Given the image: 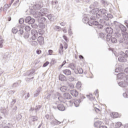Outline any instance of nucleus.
I'll return each instance as SVG.
<instances>
[{"label": "nucleus", "mask_w": 128, "mask_h": 128, "mask_svg": "<svg viewBox=\"0 0 128 128\" xmlns=\"http://www.w3.org/2000/svg\"><path fill=\"white\" fill-rule=\"evenodd\" d=\"M106 32L107 34L106 35V40L107 42H110V38H112V32H114V30H112V28L110 27H108L106 30Z\"/></svg>", "instance_id": "f257e3e1"}, {"label": "nucleus", "mask_w": 128, "mask_h": 128, "mask_svg": "<svg viewBox=\"0 0 128 128\" xmlns=\"http://www.w3.org/2000/svg\"><path fill=\"white\" fill-rule=\"evenodd\" d=\"M118 60L120 62H126V54H124V52H120V56L118 58Z\"/></svg>", "instance_id": "f03ea898"}, {"label": "nucleus", "mask_w": 128, "mask_h": 128, "mask_svg": "<svg viewBox=\"0 0 128 128\" xmlns=\"http://www.w3.org/2000/svg\"><path fill=\"white\" fill-rule=\"evenodd\" d=\"M34 22H36V20L34 18H32L30 16L26 17L25 19V22H27L29 24H34Z\"/></svg>", "instance_id": "7ed1b4c3"}, {"label": "nucleus", "mask_w": 128, "mask_h": 128, "mask_svg": "<svg viewBox=\"0 0 128 128\" xmlns=\"http://www.w3.org/2000/svg\"><path fill=\"white\" fill-rule=\"evenodd\" d=\"M80 100H74V102H72V100L69 101V102L70 104V105L71 104H74L76 108H78V106H79L80 104Z\"/></svg>", "instance_id": "20e7f679"}, {"label": "nucleus", "mask_w": 128, "mask_h": 128, "mask_svg": "<svg viewBox=\"0 0 128 128\" xmlns=\"http://www.w3.org/2000/svg\"><path fill=\"white\" fill-rule=\"evenodd\" d=\"M31 34L32 36V38L33 40H34L38 38V32L36 30H32Z\"/></svg>", "instance_id": "39448f33"}, {"label": "nucleus", "mask_w": 128, "mask_h": 128, "mask_svg": "<svg viewBox=\"0 0 128 128\" xmlns=\"http://www.w3.org/2000/svg\"><path fill=\"white\" fill-rule=\"evenodd\" d=\"M41 16H44V14H46L48 12V9L46 8H42L40 11Z\"/></svg>", "instance_id": "423d86ee"}, {"label": "nucleus", "mask_w": 128, "mask_h": 128, "mask_svg": "<svg viewBox=\"0 0 128 128\" xmlns=\"http://www.w3.org/2000/svg\"><path fill=\"white\" fill-rule=\"evenodd\" d=\"M98 26L100 28H102V25L99 24L98 22L97 21H90V24H89V26Z\"/></svg>", "instance_id": "0eeeda50"}, {"label": "nucleus", "mask_w": 128, "mask_h": 128, "mask_svg": "<svg viewBox=\"0 0 128 128\" xmlns=\"http://www.w3.org/2000/svg\"><path fill=\"white\" fill-rule=\"evenodd\" d=\"M111 118H120V115L118 114V112H112L110 114Z\"/></svg>", "instance_id": "6e6552de"}, {"label": "nucleus", "mask_w": 128, "mask_h": 128, "mask_svg": "<svg viewBox=\"0 0 128 128\" xmlns=\"http://www.w3.org/2000/svg\"><path fill=\"white\" fill-rule=\"evenodd\" d=\"M38 42L39 44H40V46H42V44H44V39L42 36H40L38 38Z\"/></svg>", "instance_id": "1a4fd4ad"}, {"label": "nucleus", "mask_w": 128, "mask_h": 128, "mask_svg": "<svg viewBox=\"0 0 128 128\" xmlns=\"http://www.w3.org/2000/svg\"><path fill=\"white\" fill-rule=\"evenodd\" d=\"M99 12L101 13V14L104 20V16H106V14H108V13H106V9H100L99 10Z\"/></svg>", "instance_id": "9d476101"}, {"label": "nucleus", "mask_w": 128, "mask_h": 128, "mask_svg": "<svg viewBox=\"0 0 128 128\" xmlns=\"http://www.w3.org/2000/svg\"><path fill=\"white\" fill-rule=\"evenodd\" d=\"M117 78L119 80H124V78H126V74H124V73H119L117 74Z\"/></svg>", "instance_id": "9b49d317"}, {"label": "nucleus", "mask_w": 128, "mask_h": 128, "mask_svg": "<svg viewBox=\"0 0 128 128\" xmlns=\"http://www.w3.org/2000/svg\"><path fill=\"white\" fill-rule=\"evenodd\" d=\"M56 94L58 96V100L60 102H66V99L64 98L62 96L58 93H56Z\"/></svg>", "instance_id": "f8f14e48"}, {"label": "nucleus", "mask_w": 128, "mask_h": 128, "mask_svg": "<svg viewBox=\"0 0 128 128\" xmlns=\"http://www.w3.org/2000/svg\"><path fill=\"white\" fill-rule=\"evenodd\" d=\"M60 90L62 92H68V90H70V88L66 86H63L61 88H60Z\"/></svg>", "instance_id": "ddd939ff"}, {"label": "nucleus", "mask_w": 128, "mask_h": 128, "mask_svg": "<svg viewBox=\"0 0 128 128\" xmlns=\"http://www.w3.org/2000/svg\"><path fill=\"white\" fill-rule=\"evenodd\" d=\"M70 94L73 96H74L75 98H76V96H78V91H76V90H72L70 91Z\"/></svg>", "instance_id": "4468645a"}, {"label": "nucleus", "mask_w": 128, "mask_h": 128, "mask_svg": "<svg viewBox=\"0 0 128 128\" xmlns=\"http://www.w3.org/2000/svg\"><path fill=\"white\" fill-rule=\"evenodd\" d=\"M63 74H64L65 76H70V74H72V71L68 69H66L63 70Z\"/></svg>", "instance_id": "2eb2a0df"}, {"label": "nucleus", "mask_w": 128, "mask_h": 128, "mask_svg": "<svg viewBox=\"0 0 128 128\" xmlns=\"http://www.w3.org/2000/svg\"><path fill=\"white\" fill-rule=\"evenodd\" d=\"M114 26H115V28L116 30H118L120 28V26L122 24L116 21H114Z\"/></svg>", "instance_id": "dca6fc26"}, {"label": "nucleus", "mask_w": 128, "mask_h": 128, "mask_svg": "<svg viewBox=\"0 0 128 128\" xmlns=\"http://www.w3.org/2000/svg\"><path fill=\"white\" fill-rule=\"evenodd\" d=\"M32 15L34 18H40L42 15H40V12H33Z\"/></svg>", "instance_id": "f3484780"}, {"label": "nucleus", "mask_w": 128, "mask_h": 128, "mask_svg": "<svg viewBox=\"0 0 128 128\" xmlns=\"http://www.w3.org/2000/svg\"><path fill=\"white\" fill-rule=\"evenodd\" d=\"M102 124V122L100 120H98L94 124V126L95 128H98L99 126H100V124Z\"/></svg>", "instance_id": "a211bd4d"}, {"label": "nucleus", "mask_w": 128, "mask_h": 128, "mask_svg": "<svg viewBox=\"0 0 128 128\" xmlns=\"http://www.w3.org/2000/svg\"><path fill=\"white\" fill-rule=\"evenodd\" d=\"M58 108L60 112H64V106L62 104H60L58 106Z\"/></svg>", "instance_id": "6ab92c4d"}, {"label": "nucleus", "mask_w": 128, "mask_h": 128, "mask_svg": "<svg viewBox=\"0 0 128 128\" xmlns=\"http://www.w3.org/2000/svg\"><path fill=\"white\" fill-rule=\"evenodd\" d=\"M64 98L65 100H70L72 98V96L68 93H65L64 94Z\"/></svg>", "instance_id": "aec40b11"}, {"label": "nucleus", "mask_w": 128, "mask_h": 128, "mask_svg": "<svg viewBox=\"0 0 128 128\" xmlns=\"http://www.w3.org/2000/svg\"><path fill=\"white\" fill-rule=\"evenodd\" d=\"M82 22H84V24H90V20L88 17H84L82 19Z\"/></svg>", "instance_id": "412c9836"}, {"label": "nucleus", "mask_w": 128, "mask_h": 128, "mask_svg": "<svg viewBox=\"0 0 128 128\" xmlns=\"http://www.w3.org/2000/svg\"><path fill=\"white\" fill-rule=\"evenodd\" d=\"M108 42H112V44H116V42H118V40H116V38L114 37L112 38L111 36V38H110V40Z\"/></svg>", "instance_id": "4be33fe9"}, {"label": "nucleus", "mask_w": 128, "mask_h": 128, "mask_svg": "<svg viewBox=\"0 0 128 128\" xmlns=\"http://www.w3.org/2000/svg\"><path fill=\"white\" fill-rule=\"evenodd\" d=\"M32 8H34V10H40V8H42V6L40 5V4H34L32 6Z\"/></svg>", "instance_id": "5701e85b"}, {"label": "nucleus", "mask_w": 128, "mask_h": 128, "mask_svg": "<svg viewBox=\"0 0 128 128\" xmlns=\"http://www.w3.org/2000/svg\"><path fill=\"white\" fill-rule=\"evenodd\" d=\"M59 80L62 82H64V80H66V76H64V75L60 74L59 76Z\"/></svg>", "instance_id": "b1692460"}, {"label": "nucleus", "mask_w": 128, "mask_h": 128, "mask_svg": "<svg viewBox=\"0 0 128 128\" xmlns=\"http://www.w3.org/2000/svg\"><path fill=\"white\" fill-rule=\"evenodd\" d=\"M59 54H60L61 56L64 54V46H62V44H60V46Z\"/></svg>", "instance_id": "393cba45"}, {"label": "nucleus", "mask_w": 128, "mask_h": 128, "mask_svg": "<svg viewBox=\"0 0 128 128\" xmlns=\"http://www.w3.org/2000/svg\"><path fill=\"white\" fill-rule=\"evenodd\" d=\"M98 12H100V10L98 8H95L91 11V13L93 14H96Z\"/></svg>", "instance_id": "a878e982"}, {"label": "nucleus", "mask_w": 128, "mask_h": 128, "mask_svg": "<svg viewBox=\"0 0 128 128\" xmlns=\"http://www.w3.org/2000/svg\"><path fill=\"white\" fill-rule=\"evenodd\" d=\"M38 20V22L44 24V22H46V18H44V17L42 16L41 18H39Z\"/></svg>", "instance_id": "bb28decb"}, {"label": "nucleus", "mask_w": 128, "mask_h": 128, "mask_svg": "<svg viewBox=\"0 0 128 128\" xmlns=\"http://www.w3.org/2000/svg\"><path fill=\"white\" fill-rule=\"evenodd\" d=\"M109 18H112V15L107 14L105 16H104V20H108Z\"/></svg>", "instance_id": "cd10ccee"}, {"label": "nucleus", "mask_w": 128, "mask_h": 128, "mask_svg": "<svg viewBox=\"0 0 128 128\" xmlns=\"http://www.w3.org/2000/svg\"><path fill=\"white\" fill-rule=\"evenodd\" d=\"M120 28L123 32H126V26H124L122 25V24L120 25Z\"/></svg>", "instance_id": "c85d7f7f"}, {"label": "nucleus", "mask_w": 128, "mask_h": 128, "mask_svg": "<svg viewBox=\"0 0 128 128\" xmlns=\"http://www.w3.org/2000/svg\"><path fill=\"white\" fill-rule=\"evenodd\" d=\"M122 34V37L124 38V40H128V33L126 32H124Z\"/></svg>", "instance_id": "c756f323"}, {"label": "nucleus", "mask_w": 128, "mask_h": 128, "mask_svg": "<svg viewBox=\"0 0 128 128\" xmlns=\"http://www.w3.org/2000/svg\"><path fill=\"white\" fill-rule=\"evenodd\" d=\"M38 27L40 28H42V30L44 28H46V24H44V23L39 22Z\"/></svg>", "instance_id": "7c9ffc66"}, {"label": "nucleus", "mask_w": 128, "mask_h": 128, "mask_svg": "<svg viewBox=\"0 0 128 128\" xmlns=\"http://www.w3.org/2000/svg\"><path fill=\"white\" fill-rule=\"evenodd\" d=\"M40 106H37L36 108H35V110H32V108H31L30 109V112H38V110H40Z\"/></svg>", "instance_id": "2f4dec72"}, {"label": "nucleus", "mask_w": 128, "mask_h": 128, "mask_svg": "<svg viewBox=\"0 0 128 128\" xmlns=\"http://www.w3.org/2000/svg\"><path fill=\"white\" fill-rule=\"evenodd\" d=\"M70 68L71 70H76V66L74 64H71L70 65Z\"/></svg>", "instance_id": "473e14b6"}, {"label": "nucleus", "mask_w": 128, "mask_h": 128, "mask_svg": "<svg viewBox=\"0 0 128 128\" xmlns=\"http://www.w3.org/2000/svg\"><path fill=\"white\" fill-rule=\"evenodd\" d=\"M8 8H10L8 4H4V6L3 12H6Z\"/></svg>", "instance_id": "72a5a7b5"}, {"label": "nucleus", "mask_w": 128, "mask_h": 128, "mask_svg": "<svg viewBox=\"0 0 128 128\" xmlns=\"http://www.w3.org/2000/svg\"><path fill=\"white\" fill-rule=\"evenodd\" d=\"M76 88H78V90H80V88H82V82H78V83L76 84Z\"/></svg>", "instance_id": "f704fd0d"}, {"label": "nucleus", "mask_w": 128, "mask_h": 128, "mask_svg": "<svg viewBox=\"0 0 128 128\" xmlns=\"http://www.w3.org/2000/svg\"><path fill=\"white\" fill-rule=\"evenodd\" d=\"M30 44L32 46H38V42L36 41L32 40L30 42Z\"/></svg>", "instance_id": "c9c22d12"}, {"label": "nucleus", "mask_w": 128, "mask_h": 128, "mask_svg": "<svg viewBox=\"0 0 128 128\" xmlns=\"http://www.w3.org/2000/svg\"><path fill=\"white\" fill-rule=\"evenodd\" d=\"M30 118L32 120V122H36L38 120V118L36 116H32L30 117Z\"/></svg>", "instance_id": "e433bc0d"}, {"label": "nucleus", "mask_w": 128, "mask_h": 128, "mask_svg": "<svg viewBox=\"0 0 128 128\" xmlns=\"http://www.w3.org/2000/svg\"><path fill=\"white\" fill-rule=\"evenodd\" d=\"M20 6V0H17L13 4V6Z\"/></svg>", "instance_id": "4c0bfd02"}, {"label": "nucleus", "mask_w": 128, "mask_h": 128, "mask_svg": "<svg viewBox=\"0 0 128 128\" xmlns=\"http://www.w3.org/2000/svg\"><path fill=\"white\" fill-rule=\"evenodd\" d=\"M118 86H121L122 88H124L126 86V84H124V82H120L118 84Z\"/></svg>", "instance_id": "58836bf2"}, {"label": "nucleus", "mask_w": 128, "mask_h": 128, "mask_svg": "<svg viewBox=\"0 0 128 128\" xmlns=\"http://www.w3.org/2000/svg\"><path fill=\"white\" fill-rule=\"evenodd\" d=\"M54 29L55 30H57V32H60V30H62V28H60V27L57 26H55L54 27Z\"/></svg>", "instance_id": "ea45409f"}, {"label": "nucleus", "mask_w": 128, "mask_h": 128, "mask_svg": "<svg viewBox=\"0 0 128 128\" xmlns=\"http://www.w3.org/2000/svg\"><path fill=\"white\" fill-rule=\"evenodd\" d=\"M122 124L120 122H118L117 123H116V127L117 128H120L122 126Z\"/></svg>", "instance_id": "a19ab883"}, {"label": "nucleus", "mask_w": 128, "mask_h": 128, "mask_svg": "<svg viewBox=\"0 0 128 128\" xmlns=\"http://www.w3.org/2000/svg\"><path fill=\"white\" fill-rule=\"evenodd\" d=\"M6 121L4 120V122L2 123H0V128H4V126H6Z\"/></svg>", "instance_id": "79ce46f5"}, {"label": "nucleus", "mask_w": 128, "mask_h": 128, "mask_svg": "<svg viewBox=\"0 0 128 128\" xmlns=\"http://www.w3.org/2000/svg\"><path fill=\"white\" fill-rule=\"evenodd\" d=\"M36 72V70L34 69H32L30 70V74H28V76H32Z\"/></svg>", "instance_id": "37998d69"}, {"label": "nucleus", "mask_w": 128, "mask_h": 128, "mask_svg": "<svg viewBox=\"0 0 128 128\" xmlns=\"http://www.w3.org/2000/svg\"><path fill=\"white\" fill-rule=\"evenodd\" d=\"M68 80L69 82H74V78L72 77V76H70L68 78Z\"/></svg>", "instance_id": "c03bdc74"}, {"label": "nucleus", "mask_w": 128, "mask_h": 128, "mask_svg": "<svg viewBox=\"0 0 128 128\" xmlns=\"http://www.w3.org/2000/svg\"><path fill=\"white\" fill-rule=\"evenodd\" d=\"M12 32L13 34H16L18 32V28H12Z\"/></svg>", "instance_id": "a18cd8bd"}, {"label": "nucleus", "mask_w": 128, "mask_h": 128, "mask_svg": "<svg viewBox=\"0 0 128 128\" xmlns=\"http://www.w3.org/2000/svg\"><path fill=\"white\" fill-rule=\"evenodd\" d=\"M68 88H74V86L72 84H68Z\"/></svg>", "instance_id": "49530a36"}, {"label": "nucleus", "mask_w": 128, "mask_h": 128, "mask_svg": "<svg viewBox=\"0 0 128 128\" xmlns=\"http://www.w3.org/2000/svg\"><path fill=\"white\" fill-rule=\"evenodd\" d=\"M77 70L78 72V74H82V72H84V70H82V68H77Z\"/></svg>", "instance_id": "de8ad7c7"}, {"label": "nucleus", "mask_w": 128, "mask_h": 128, "mask_svg": "<svg viewBox=\"0 0 128 128\" xmlns=\"http://www.w3.org/2000/svg\"><path fill=\"white\" fill-rule=\"evenodd\" d=\"M4 40H0V48H2V46H4Z\"/></svg>", "instance_id": "09e8293b"}, {"label": "nucleus", "mask_w": 128, "mask_h": 128, "mask_svg": "<svg viewBox=\"0 0 128 128\" xmlns=\"http://www.w3.org/2000/svg\"><path fill=\"white\" fill-rule=\"evenodd\" d=\"M26 32H30V27L29 26H26L24 28Z\"/></svg>", "instance_id": "8fccbe9b"}, {"label": "nucleus", "mask_w": 128, "mask_h": 128, "mask_svg": "<svg viewBox=\"0 0 128 128\" xmlns=\"http://www.w3.org/2000/svg\"><path fill=\"white\" fill-rule=\"evenodd\" d=\"M18 32L20 34H24V28L22 27V28L18 31Z\"/></svg>", "instance_id": "3c124183"}, {"label": "nucleus", "mask_w": 128, "mask_h": 128, "mask_svg": "<svg viewBox=\"0 0 128 128\" xmlns=\"http://www.w3.org/2000/svg\"><path fill=\"white\" fill-rule=\"evenodd\" d=\"M124 40H124V38H121L119 39L118 42L120 44H122V43L124 42Z\"/></svg>", "instance_id": "603ef678"}, {"label": "nucleus", "mask_w": 128, "mask_h": 128, "mask_svg": "<svg viewBox=\"0 0 128 128\" xmlns=\"http://www.w3.org/2000/svg\"><path fill=\"white\" fill-rule=\"evenodd\" d=\"M58 4V0H54V2H52V6H54Z\"/></svg>", "instance_id": "864d4df0"}, {"label": "nucleus", "mask_w": 128, "mask_h": 128, "mask_svg": "<svg viewBox=\"0 0 128 128\" xmlns=\"http://www.w3.org/2000/svg\"><path fill=\"white\" fill-rule=\"evenodd\" d=\"M30 36V34L28 33H26L24 34V38H28V37Z\"/></svg>", "instance_id": "5fc2aeb1"}, {"label": "nucleus", "mask_w": 128, "mask_h": 128, "mask_svg": "<svg viewBox=\"0 0 128 128\" xmlns=\"http://www.w3.org/2000/svg\"><path fill=\"white\" fill-rule=\"evenodd\" d=\"M102 15L101 14H100L98 13L96 14V18H102Z\"/></svg>", "instance_id": "6e6d98bb"}, {"label": "nucleus", "mask_w": 128, "mask_h": 128, "mask_svg": "<svg viewBox=\"0 0 128 128\" xmlns=\"http://www.w3.org/2000/svg\"><path fill=\"white\" fill-rule=\"evenodd\" d=\"M24 20L23 18H21L19 20V24H24Z\"/></svg>", "instance_id": "4d7b16f0"}, {"label": "nucleus", "mask_w": 128, "mask_h": 128, "mask_svg": "<svg viewBox=\"0 0 128 128\" xmlns=\"http://www.w3.org/2000/svg\"><path fill=\"white\" fill-rule=\"evenodd\" d=\"M47 18H48L49 20H52V14H50L47 16Z\"/></svg>", "instance_id": "13d9d810"}, {"label": "nucleus", "mask_w": 128, "mask_h": 128, "mask_svg": "<svg viewBox=\"0 0 128 128\" xmlns=\"http://www.w3.org/2000/svg\"><path fill=\"white\" fill-rule=\"evenodd\" d=\"M121 70L122 69L120 68H116L115 70V72H120Z\"/></svg>", "instance_id": "bf43d9fd"}, {"label": "nucleus", "mask_w": 128, "mask_h": 128, "mask_svg": "<svg viewBox=\"0 0 128 128\" xmlns=\"http://www.w3.org/2000/svg\"><path fill=\"white\" fill-rule=\"evenodd\" d=\"M32 78H34V77H32V78H26L25 80H26V82H30V80L32 81Z\"/></svg>", "instance_id": "052dcab7"}, {"label": "nucleus", "mask_w": 128, "mask_h": 128, "mask_svg": "<svg viewBox=\"0 0 128 128\" xmlns=\"http://www.w3.org/2000/svg\"><path fill=\"white\" fill-rule=\"evenodd\" d=\"M18 86V82H15L12 85V88H16Z\"/></svg>", "instance_id": "680f3d73"}, {"label": "nucleus", "mask_w": 128, "mask_h": 128, "mask_svg": "<svg viewBox=\"0 0 128 128\" xmlns=\"http://www.w3.org/2000/svg\"><path fill=\"white\" fill-rule=\"evenodd\" d=\"M99 36L100 38H104V34L103 33H100L99 34Z\"/></svg>", "instance_id": "e2e57ef3"}, {"label": "nucleus", "mask_w": 128, "mask_h": 128, "mask_svg": "<svg viewBox=\"0 0 128 128\" xmlns=\"http://www.w3.org/2000/svg\"><path fill=\"white\" fill-rule=\"evenodd\" d=\"M50 64V62H45L44 64H43V66L44 68H46V66H48V64Z\"/></svg>", "instance_id": "0e129e2a"}, {"label": "nucleus", "mask_w": 128, "mask_h": 128, "mask_svg": "<svg viewBox=\"0 0 128 128\" xmlns=\"http://www.w3.org/2000/svg\"><path fill=\"white\" fill-rule=\"evenodd\" d=\"M92 4H93V6L96 8V6H98V3L97 2H95Z\"/></svg>", "instance_id": "69168bd1"}, {"label": "nucleus", "mask_w": 128, "mask_h": 128, "mask_svg": "<svg viewBox=\"0 0 128 128\" xmlns=\"http://www.w3.org/2000/svg\"><path fill=\"white\" fill-rule=\"evenodd\" d=\"M94 110L96 112H100V108H94Z\"/></svg>", "instance_id": "338daca9"}, {"label": "nucleus", "mask_w": 128, "mask_h": 128, "mask_svg": "<svg viewBox=\"0 0 128 128\" xmlns=\"http://www.w3.org/2000/svg\"><path fill=\"white\" fill-rule=\"evenodd\" d=\"M123 96H124V98H128V93H126V92L124 93L123 94Z\"/></svg>", "instance_id": "774afa93"}]
</instances>
